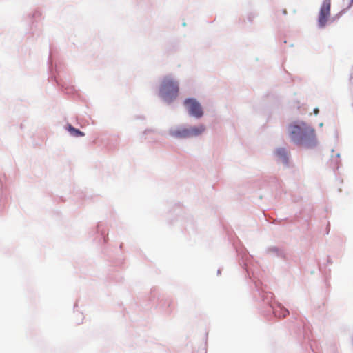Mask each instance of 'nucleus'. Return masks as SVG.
Wrapping results in <instances>:
<instances>
[{"mask_svg": "<svg viewBox=\"0 0 353 353\" xmlns=\"http://www.w3.org/2000/svg\"><path fill=\"white\" fill-rule=\"evenodd\" d=\"M288 134L291 141L297 145L310 147L315 141L314 130L305 122L290 125Z\"/></svg>", "mask_w": 353, "mask_h": 353, "instance_id": "obj_1", "label": "nucleus"}, {"mask_svg": "<svg viewBox=\"0 0 353 353\" xmlns=\"http://www.w3.org/2000/svg\"><path fill=\"white\" fill-rule=\"evenodd\" d=\"M178 93V83L170 78H165L160 88V96L162 99L170 103L176 98Z\"/></svg>", "mask_w": 353, "mask_h": 353, "instance_id": "obj_2", "label": "nucleus"}, {"mask_svg": "<svg viewBox=\"0 0 353 353\" xmlns=\"http://www.w3.org/2000/svg\"><path fill=\"white\" fill-rule=\"evenodd\" d=\"M184 105L189 114L194 117L200 118L203 116V110L200 103L194 99H188Z\"/></svg>", "mask_w": 353, "mask_h": 353, "instance_id": "obj_3", "label": "nucleus"}, {"mask_svg": "<svg viewBox=\"0 0 353 353\" xmlns=\"http://www.w3.org/2000/svg\"><path fill=\"white\" fill-rule=\"evenodd\" d=\"M330 0H325L321 6L318 20L319 25L321 28L325 27L330 17Z\"/></svg>", "mask_w": 353, "mask_h": 353, "instance_id": "obj_4", "label": "nucleus"}, {"mask_svg": "<svg viewBox=\"0 0 353 353\" xmlns=\"http://www.w3.org/2000/svg\"><path fill=\"white\" fill-rule=\"evenodd\" d=\"M171 135L176 138H189L188 128H180L171 132Z\"/></svg>", "mask_w": 353, "mask_h": 353, "instance_id": "obj_5", "label": "nucleus"}, {"mask_svg": "<svg viewBox=\"0 0 353 353\" xmlns=\"http://www.w3.org/2000/svg\"><path fill=\"white\" fill-rule=\"evenodd\" d=\"M190 137H196L201 134L205 130V128L203 125L199 126L191 127L188 128Z\"/></svg>", "mask_w": 353, "mask_h": 353, "instance_id": "obj_6", "label": "nucleus"}, {"mask_svg": "<svg viewBox=\"0 0 353 353\" xmlns=\"http://www.w3.org/2000/svg\"><path fill=\"white\" fill-rule=\"evenodd\" d=\"M68 131L74 137H83L85 134L78 129L74 128L71 125H68Z\"/></svg>", "mask_w": 353, "mask_h": 353, "instance_id": "obj_7", "label": "nucleus"}, {"mask_svg": "<svg viewBox=\"0 0 353 353\" xmlns=\"http://www.w3.org/2000/svg\"><path fill=\"white\" fill-rule=\"evenodd\" d=\"M274 313H275L276 316L285 317L289 314V312L286 309L280 308V313L279 314V311L278 310H275Z\"/></svg>", "mask_w": 353, "mask_h": 353, "instance_id": "obj_8", "label": "nucleus"}, {"mask_svg": "<svg viewBox=\"0 0 353 353\" xmlns=\"http://www.w3.org/2000/svg\"><path fill=\"white\" fill-rule=\"evenodd\" d=\"M276 153L279 157L283 158L284 160L286 159V152L284 149H278Z\"/></svg>", "mask_w": 353, "mask_h": 353, "instance_id": "obj_9", "label": "nucleus"}, {"mask_svg": "<svg viewBox=\"0 0 353 353\" xmlns=\"http://www.w3.org/2000/svg\"><path fill=\"white\" fill-rule=\"evenodd\" d=\"M314 113L315 114H317L319 113V109L315 108V109L314 110Z\"/></svg>", "mask_w": 353, "mask_h": 353, "instance_id": "obj_10", "label": "nucleus"}, {"mask_svg": "<svg viewBox=\"0 0 353 353\" xmlns=\"http://www.w3.org/2000/svg\"><path fill=\"white\" fill-rule=\"evenodd\" d=\"M352 3H353V0H351Z\"/></svg>", "mask_w": 353, "mask_h": 353, "instance_id": "obj_11", "label": "nucleus"}]
</instances>
